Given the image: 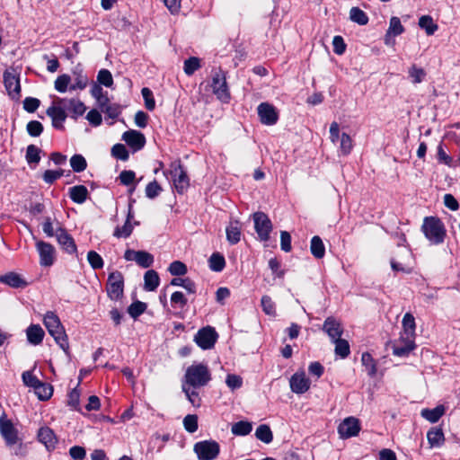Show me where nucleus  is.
Wrapping results in <instances>:
<instances>
[{
	"mask_svg": "<svg viewBox=\"0 0 460 460\" xmlns=\"http://www.w3.org/2000/svg\"><path fill=\"white\" fill-rule=\"evenodd\" d=\"M0 435L4 440L5 446L9 448L14 447L13 454L18 456H24L26 454L25 446L19 430L5 414L0 417Z\"/></svg>",
	"mask_w": 460,
	"mask_h": 460,
	"instance_id": "nucleus-1",
	"label": "nucleus"
},
{
	"mask_svg": "<svg viewBox=\"0 0 460 460\" xmlns=\"http://www.w3.org/2000/svg\"><path fill=\"white\" fill-rule=\"evenodd\" d=\"M421 228L426 238L433 244H439L444 242L446 229L438 217H426Z\"/></svg>",
	"mask_w": 460,
	"mask_h": 460,
	"instance_id": "nucleus-2",
	"label": "nucleus"
},
{
	"mask_svg": "<svg viewBox=\"0 0 460 460\" xmlns=\"http://www.w3.org/2000/svg\"><path fill=\"white\" fill-rule=\"evenodd\" d=\"M185 383L193 388L205 386L211 379L210 372L204 364L190 366L184 375Z\"/></svg>",
	"mask_w": 460,
	"mask_h": 460,
	"instance_id": "nucleus-3",
	"label": "nucleus"
},
{
	"mask_svg": "<svg viewBox=\"0 0 460 460\" xmlns=\"http://www.w3.org/2000/svg\"><path fill=\"white\" fill-rule=\"evenodd\" d=\"M193 451L199 460H214L220 453V446L216 440H203L194 445Z\"/></svg>",
	"mask_w": 460,
	"mask_h": 460,
	"instance_id": "nucleus-4",
	"label": "nucleus"
},
{
	"mask_svg": "<svg viewBox=\"0 0 460 460\" xmlns=\"http://www.w3.org/2000/svg\"><path fill=\"white\" fill-rule=\"evenodd\" d=\"M106 291L108 296L114 301H118L123 296L124 278L121 272L115 270L109 274Z\"/></svg>",
	"mask_w": 460,
	"mask_h": 460,
	"instance_id": "nucleus-5",
	"label": "nucleus"
},
{
	"mask_svg": "<svg viewBox=\"0 0 460 460\" xmlns=\"http://www.w3.org/2000/svg\"><path fill=\"white\" fill-rule=\"evenodd\" d=\"M169 174L178 193H183L189 187L190 181L180 161L171 164Z\"/></svg>",
	"mask_w": 460,
	"mask_h": 460,
	"instance_id": "nucleus-6",
	"label": "nucleus"
},
{
	"mask_svg": "<svg viewBox=\"0 0 460 460\" xmlns=\"http://www.w3.org/2000/svg\"><path fill=\"white\" fill-rule=\"evenodd\" d=\"M46 114L51 118L53 128L59 130L64 129V122L68 115L66 106L59 102V97L53 101L52 105L47 109Z\"/></svg>",
	"mask_w": 460,
	"mask_h": 460,
	"instance_id": "nucleus-7",
	"label": "nucleus"
},
{
	"mask_svg": "<svg viewBox=\"0 0 460 460\" xmlns=\"http://www.w3.org/2000/svg\"><path fill=\"white\" fill-rule=\"evenodd\" d=\"M254 228L261 241L266 242L270 239V234L272 230V223L269 217L261 211L252 215Z\"/></svg>",
	"mask_w": 460,
	"mask_h": 460,
	"instance_id": "nucleus-8",
	"label": "nucleus"
},
{
	"mask_svg": "<svg viewBox=\"0 0 460 460\" xmlns=\"http://www.w3.org/2000/svg\"><path fill=\"white\" fill-rule=\"evenodd\" d=\"M218 335L215 329L210 326H207L199 330L194 337V341L202 349H210L214 347Z\"/></svg>",
	"mask_w": 460,
	"mask_h": 460,
	"instance_id": "nucleus-9",
	"label": "nucleus"
},
{
	"mask_svg": "<svg viewBox=\"0 0 460 460\" xmlns=\"http://www.w3.org/2000/svg\"><path fill=\"white\" fill-rule=\"evenodd\" d=\"M211 87L214 94L223 102H227L230 99L226 76L221 72H216L212 78Z\"/></svg>",
	"mask_w": 460,
	"mask_h": 460,
	"instance_id": "nucleus-10",
	"label": "nucleus"
},
{
	"mask_svg": "<svg viewBox=\"0 0 460 460\" xmlns=\"http://www.w3.org/2000/svg\"><path fill=\"white\" fill-rule=\"evenodd\" d=\"M258 116L262 124L272 126L279 119V114L276 108L269 102H261L258 108Z\"/></svg>",
	"mask_w": 460,
	"mask_h": 460,
	"instance_id": "nucleus-11",
	"label": "nucleus"
},
{
	"mask_svg": "<svg viewBox=\"0 0 460 460\" xmlns=\"http://www.w3.org/2000/svg\"><path fill=\"white\" fill-rule=\"evenodd\" d=\"M36 249L40 255V264L44 267L53 265L55 261V248L44 241L36 242Z\"/></svg>",
	"mask_w": 460,
	"mask_h": 460,
	"instance_id": "nucleus-12",
	"label": "nucleus"
},
{
	"mask_svg": "<svg viewBox=\"0 0 460 460\" xmlns=\"http://www.w3.org/2000/svg\"><path fill=\"white\" fill-rule=\"evenodd\" d=\"M359 430L358 420L354 417L346 418L338 427V432L342 438L357 436Z\"/></svg>",
	"mask_w": 460,
	"mask_h": 460,
	"instance_id": "nucleus-13",
	"label": "nucleus"
},
{
	"mask_svg": "<svg viewBox=\"0 0 460 460\" xmlns=\"http://www.w3.org/2000/svg\"><path fill=\"white\" fill-rule=\"evenodd\" d=\"M310 380L306 377L304 371L295 373L289 380L291 391L297 394L307 392L310 388Z\"/></svg>",
	"mask_w": 460,
	"mask_h": 460,
	"instance_id": "nucleus-14",
	"label": "nucleus"
},
{
	"mask_svg": "<svg viewBox=\"0 0 460 460\" xmlns=\"http://www.w3.org/2000/svg\"><path fill=\"white\" fill-rule=\"evenodd\" d=\"M57 241L61 248L69 254L76 252V245L73 237L62 227L56 230Z\"/></svg>",
	"mask_w": 460,
	"mask_h": 460,
	"instance_id": "nucleus-15",
	"label": "nucleus"
},
{
	"mask_svg": "<svg viewBox=\"0 0 460 460\" xmlns=\"http://www.w3.org/2000/svg\"><path fill=\"white\" fill-rule=\"evenodd\" d=\"M59 102L66 106V111L70 112V117L74 119L82 116L86 111L84 102L78 99L59 98Z\"/></svg>",
	"mask_w": 460,
	"mask_h": 460,
	"instance_id": "nucleus-16",
	"label": "nucleus"
},
{
	"mask_svg": "<svg viewBox=\"0 0 460 460\" xmlns=\"http://www.w3.org/2000/svg\"><path fill=\"white\" fill-rule=\"evenodd\" d=\"M122 139L131 148H133L134 151H138L142 149L146 144V137L144 134L134 129L125 131L122 135Z\"/></svg>",
	"mask_w": 460,
	"mask_h": 460,
	"instance_id": "nucleus-17",
	"label": "nucleus"
},
{
	"mask_svg": "<svg viewBox=\"0 0 460 460\" xmlns=\"http://www.w3.org/2000/svg\"><path fill=\"white\" fill-rule=\"evenodd\" d=\"M323 331L327 333L332 341L340 339L343 333V328L334 317H327L323 325Z\"/></svg>",
	"mask_w": 460,
	"mask_h": 460,
	"instance_id": "nucleus-18",
	"label": "nucleus"
},
{
	"mask_svg": "<svg viewBox=\"0 0 460 460\" xmlns=\"http://www.w3.org/2000/svg\"><path fill=\"white\" fill-rule=\"evenodd\" d=\"M4 84L12 99L17 100L20 97L21 85L19 77L12 73L4 72Z\"/></svg>",
	"mask_w": 460,
	"mask_h": 460,
	"instance_id": "nucleus-19",
	"label": "nucleus"
},
{
	"mask_svg": "<svg viewBox=\"0 0 460 460\" xmlns=\"http://www.w3.org/2000/svg\"><path fill=\"white\" fill-rule=\"evenodd\" d=\"M404 31L403 26L402 25V22L398 17H392L390 19L389 22V28L386 31L385 36V43L386 45H391L394 43V40L392 38L398 36L402 34Z\"/></svg>",
	"mask_w": 460,
	"mask_h": 460,
	"instance_id": "nucleus-20",
	"label": "nucleus"
},
{
	"mask_svg": "<svg viewBox=\"0 0 460 460\" xmlns=\"http://www.w3.org/2000/svg\"><path fill=\"white\" fill-rule=\"evenodd\" d=\"M45 332L39 324H31L26 330V336L29 343L39 345L42 342Z\"/></svg>",
	"mask_w": 460,
	"mask_h": 460,
	"instance_id": "nucleus-21",
	"label": "nucleus"
},
{
	"mask_svg": "<svg viewBox=\"0 0 460 460\" xmlns=\"http://www.w3.org/2000/svg\"><path fill=\"white\" fill-rule=\"evenodd\" d=\"M49 334L54 338L57 344L63 349V351L68 355L69 354V344L68 338L66 334L65 329L61 324L59 328L52 330Z\"/></svg>",
	"mask_w": 460,
	"mask_h": 460,
	"instance_id": "nucleus-22",
	"label": "nucleus"
},
{
	"mask_svg": "<svg viewBox=\"0 0 460 460\" xmlns=\"http://www.w3.org/2000/svg\"><path fill=\"white\" fill-rule=\"evenodd\" d=\"M38 438L48 448H54L57 443V438L54 434V431L49 427H43L39 429Z\"/></svg>",
	"mask_w": 460,
	"mask_h": 460,
	"instance_id": "nucleus-23",
	"label": "nucleus"
},
{
	"mask_svg": "<svg viewBox=\"0 0 460 460\" xmlns=\"http://www.w3.org/2000/svg\"><path fill=\"white\" fill-rule=\"evenodd\" d=\"M0 282L14 288H24L27 286V282L22 279L19 274L14 272L0 276Z\"/></svg>",
	"mask_w": 460,
	"mask_h": 460,
	"instance_id": "nucleus-24",
	"label": "nucleus"
},
{
	"mask_svg": "<svg viewBox=\"0 0 460 460\" xmlns=\"http://www.w3.org/2000/svg\"><path fill=\"white\" fill-rule=\"evenodd\" d=\"M88 190L84 185H76L69 189L70 199L77 204H83L88 197Z\"/></svg>",
	"mask_w": 460,
	"mask_h": 460,
	"instance_id": "nucleus-25",
	"label": "nucleus"
},
{
	"mask_svg": "<svg viewBox=\"0 0 460 460\" xmlns=\"http://www.w3.org/2000/svg\"><path fill=\"white\" fill-rule=\"evenodd\" d=\"M160 284L158 273L154 270H147L144 275V288L146 291H155Z\"/></svg>",
	"mask_w": 460,
	"mask_h": 460,
	"instance_id": "nucleus-26",
	"label": "nucleus"
},
{
	"mask_svg": "<svg viewBox=\"0 0 460 460\" xmlns=\"http://www.w3.org/2000/svg\"><path fill=\"white\" fill-rule=\"evenodd\" d=\"M427 438L431 447H439L442 446L445 437L441 428H432L427 433Z\"/></svg>",
	"mask_w": 460,
	"mask_h": 460,
	"instance_id": "nucleus-27",
	"label": "nucleus"
},
{
	"mask_svg": "<svg viewBox=\"0 0 460 460\" xmlns=\"http://www.w3.org/2000/svg\"><path fill=\"white\" fill-rule=\"evenodd\" d=\"M445 413V407L443 405H438L433 409H422L420 415L431 423L437 422L442 415Z\"/></svg>",
	"mask_w": 460,
	"mask_h": 460,
	"instance_id": "nucleus-28",
	"label": "nucleus"
},
{
	"mask_svg": "<svg viewBox=\"0 0 460 460\" xmlns=\"http://www.w3.org/2000/svg\"><path fill=\"white\" fill-rule=\"evenodd\" d=\"M133 217V215L131 213V208H129V210H128V217H127V220L126 222L124 223V225L122 226H117L114 230V233H113V235L117 238H128L132 231H133V226L130 223V220L131 218Z\"/></svg>",
	"mask_w": 460,
	"mask_h": 460,
	"instance_id": "nucleus-29",
	"label": "nucleus"
},
{
	"mask_svg": "<svg viewBox=\"0 0 460 460\" xmlns=\"http://www.w3.org/2000/svg\"><path fill=\"white\" fill-rule=\"evenodd\" d=\"M75 75V83L70 85L69 89L71 91L74 90H84L89 82V79L86 75L84 74V71L80 67H76L74 71Z\"/></svg>",
	"mask_w": 460,
	"mask_h": 460,
	"instance_id": "nucleus-30",
	"label": "nucleus"
},
{
	"mask_svg": "<svg viewBox=\"0 0 460 460\" xmlns=\"http://www.w3.org/2000/svg\"><path fill=\"white\" fill-rule=\"evenodd\" d=\"M402 328L404 334L407 338H412L414 337L415 329H416V323L414 316L411 313H406L403 315L402 321Z\"/></svg>",
	"mask_w": 460,
	"mask_h": 460,
	"instance_id": "nucleus-31",
	"label": "nucleus"
},
{
	"mask_svg": "<svg viewBox=\"0 0 460 460\" xmlns=\"http://www.w3.org/2000/svg\"><path fill=\"white\" fill-rule=\"evenodd\" d=\"M403 345H394L393 347V353L398 357H406L415 348V344L412 338H407Z\"/></svg>",
	"mask_w": 460,
	"mask_h": 460,
	"instance_id": "nucleus-32",
	"label": "nucleus"
},
{
	"mask_svg": "<svg viewBox=\"0 0 460 460\" xmlns=\"http://www.w3.org/2000/svg\"><path fill=\"white\" fill-rule=\"evenodd\" d=\"M252 430V424L247 420H240L232 425L231 431L235 436H246Z\"/></svg>",
	"mask_w": 460,
	"mask_h": 460,
	"instance_id": "nucleus-33",
	"label": "nucleus"
},
{
	"mask_svg": "<svg viewBox=\"0 0 460 460\" xmlns=\"http://www.w3.org/2000/svg\"><path fill=\"white\" fill-rule=\"evenodd\" d=\"M34 392L40 401L49 400L53 394V387L50 384L40 382Z\"/></svg>",
	"mask_w": 460,
	"mask_h": 460,
	"instance_id": "nucleus-34",
	"label": "nucleus"
},
{
	"mask_svg": "<svg viewBox=\"0 0 460 460\" xmlns=\"http://www.w3.org/2000/svg\"><path fill=\"white\" fill-rule=\"evenodd\" d=\"M310 251L316 259H322L324 256L325 247L319 236L315 235L311 239Z\"/></svg>",
	"mask_w": 460,
	"mask_h": 460,
	"instance_id": "nucleus-35",
	"label": "nucleus"
},
{
	"mask_svg": "<svg viewBox=\"0 0 460 460\" xmlns=\"http://www.w3.org/2000/svg\"><path fill=\"white\" fill-rule=\"evenodd\" d=\"M208 265L211 270L220 272L226 266L225 257L219 252H214L208 260Z\"/></svg>",
	"mask_w": 460,
	"mask_h": 460,
	"instance_id": "nucleus-36",
	"label": "nucleus"
},
{
	"mask_svg": "<svg viewBox=\"0 0 460 460\" xmlns=\"http://www.w3.org/2000/svg\"><path fill=\"white\" fill-rule=\"evenodd\" d=\"M226 239L231 244H236L241 240V228L238 222L231 224L226 227Z\"/></svg>",
	"mask_w": 460,
	"mask_h": 460,
	"instance_id": "nucleus-37",
	"label": "nucleus"
},
{
	"mask_svg": "<svg viewBox=\"0 0 460 460\" xmlns=\"http://www.w3.org/2000/svg\"><path fill=\"white\" fill-rule=\"evenodd\" d=\"M349 19L358 25H366L368 22V16L359 7H352L349 10Z\"/></svg>",
	"mask_w": 460,
	"mask_h": 460,
	"instance_id": "nucleus-38",
	"label": "nucleus"
},
{
	"mask_svg": "<svg viewBox=\"0 0 460 460\" xmlns=\"http://www.w3.org/2000/svg\"><path fill=\"white\" fill-rule=\"evenodd\" d=\"M43 323L47 328L49 333L52 332V330L59 328V326L62 324L58 316L54 312L51 311L46 313L43 318Z\"/></svg>",
	"mask_w": 460,
	"mask_h": 460,
	"instance_id": "nucleus-39",
	"label": "nucleus"
},
{
	"mask_svg": "<svg viewBox=\"0 0 460 460\" xmlns=\"http://www.w3.org/2000/svg\"><path fill=\"white\" fill-rule=\"evenodd\" d=\"M362 365L365 367L367 375L371 377L375 376L376 374V361L368 352H364L361 356Z\"/></svg>",
	"mask_w": 460,
	"mask_h": 460,
	"instance_id": "nucleus-40",
	"label": "nucleus"
},
{
	"mask_svg": "<svg viewBox=\"0 0 460 460\" xmlns=\"http://www.w3.org/2000/svg\"><path fill=\"white\" fill-rule=\"evenodd\" d=\"M255 437L266 444H270L273 439L270 428L266 424H261L256 429Z\"/></svg>",
	"mask_w": 460,
	"mask_h": 460,
	"instance_id": "nucleus-41",
	"label": "nucleus"
},
{
	"mask_svg": "<svg viewBox=\"0 0 460 460\" xmlns=\"http://www.w3.org/2000/svg\"><path fill=\"white\" fill-rule=\"evenodd\" d=\"M419 26L425 30L428 35H433L438 30V25L434 22L432 17L429 15H422L419 19Z\"/></svg>",
	"mask_w": 460,
	"mask_h": 460,
	"instance_id": "nucleus-42",
	"label": "nucleus"
},
{
	"mask_svg": "<svg viewBox=\"0 0 460 460\" xmlns=\"http://www.w3.org/2000/svg\"><path fill=\"white\" fill-rule=\"evenodd\" d=\"M332 342L335 344L334 351L337 356H340L341 358H345L349 355V344L346 340L340 338Z\"/></svg>",
	"mask_w": 460,
	"mask_h": 460,
	"instance_id": "nucleus-43",
	"label": "nucleus"
},
{
	"mask_svg": "<svg viewBox=\"0 0 460 460\" xmlns=\"http://www.w3.org/2000/svg\"><path fill=\"white\" fill-rule=\"evenodd\" d=\"M136 263L144 268H149L154 262V256L146 251H137Z\"/></svg>",
	"mask_w": 460,
	"mask_h": 460,
	"instance_id": "nucleus-44",
	"label": "nucleus"
},
{
	"mask_svg": "<svg viewBox=\"0 0 460 460\" xmlns=\"http://www.w3.org/2000/svg\"><path fill=\"white\" fill-rule=\"evenodd\" d=\"M40 149L34 145H29L26 149L25 158L29 164H39L40 161Z\"/></svg>",
	"mask_w": 460,
	"mask_h": 460,
	"instance_id": "nucleus-45",
	"label": "nucleus"
},
{
	"mask_svg": "<svg viewBox=\"0 0 460 460\" xmlns=\"http://www.w3.org/2000/svg\"><path fill=\"white\" fill-rule=\"evenodd\" d=\"M70 165L74 172H81L86 169L87 163L82 155H74L70 158Z\"/></svg>",
	"mask_w": 460,
	"mask_h": 460,
	"instance_id": "nucleus-46",
	"label": "nucleus"
},
{
	"mask_svg": "<svg viewBox=\"0 0 460 460\" xmlns=\"http://www.w3.org/2000/svg\"><path fill=\"white\" fill-rule=\"evenodd\" d=\"M146 304L141 301L133 302L128 308V314L137 319L146 310Z\"/></svg>",
	"mask_w": 460,
	"mask_h": 460,
	"instance_id": "nucleus-47",
	"label": "nucleus"
},
{
	"mask_svg": "<svg viewBox=\"0 0 460 460\" xmlns=\"http://www.w3.org/2000/svg\"><path fill=\"white\" fill-rule=\"evenodd\" d=\"M71 82L70 75L66 74H63L57 77L54 83L55 89L58 93H66L67 91L68 85Z\"/></svg>",
	"mask_w": 460,
	"mask_h": 460,
	"instance_id": "nucleus-48",
	"label": "nucleus"
},
{
	"mask_svg": "<svg viewBox=\"0 0 460 460\" xmlns=\"http://www.w3.org/2000/svg\"><path fill=\"white\" fill-rule=\"evenodd\" d=\"M353 147L352 139L347 133H342L341 136L340 151L343 155H349Z\"/></svg>",
	"mask_w": 460,
	"mask_h": 460,
	"instance_id": "nucleus-49",
	"label": "nucleus"
},
{
	"mask_svg": "<svg viewBox=\"0 0 460 460\" xmlns=\"http://www.w3.org/2000/svg\"><path fill=\"white\" fill-rule=\"evenodd\" d=\"M200 67L199 59L196 57H190L184 61V72L188 75H191Z\"/></svg>",
	"mask_w": 460,
	"mask_h": 460,
	"instance_id": "nucleus-50",
	"label": "nucleus"
},
{
	"mask_svg": "<svg viewBox=\"0 0 460 460\" xmlns=\"http://www.w3.org/2000/svg\"><path fill=\"white\" fill-rule=\"evenodd\" d=\"M87 260L93 270H99L103 267V260L95 251H90L87 253Z\"/></svg>",
	"mask_w": 460,
	"mask_h": 460,
	"instance_id": "nucleus-51",
	"label": "nucleus"
},
{
	"mask_svg": "<svg viewBox=\"0 0 460 460\" xmlns=\"http://www.w3.org/2000/svg\"><path fill=\"white\" fill-rule=\"evenodd\" d=\"M111 155L121 161H127L129 157L128 151L122 144H116L111 148Z\"/></svg>",
	"mask_w": 460,
	"mask_h": 460,
	"instance_id": "nucleus-52",
	"label": "nucleus"
},
{
	"mask_svg": "<svg viewBox=\"0 0 460 460\" xmlns=\"http://www.w3.org/2000/svg\"><path fill=\"white\" fill-rule=\"evenodd\" d=\"M168 270L172 276H182L187 273V266L180 261H174L170 264Z\"/></svg>",
	"mask_w": 460,
	"mask_h": 460,
	"instance_id": "nucleus-53",
	"label": "nucleus"
},
{
	"mask_svg": "<svg viewBox=\"0 0 460 460\" xmlns=\"http://www.w3.org/2000/svg\"><path fill=\"white\" fill-rule=\"evenodd\" d=\"M97 81L99 84L106 87H111L113 84V78L111 73L107 69H101L97 75Z\"/></svg>",
	"mask_w": 460,
	"mask_h": 460,
	"instance_id": "nucleus-54",
	"label": "nucleus"
},
{
	"mask_svg": "<svg viewBox=\"0 0 460 460\" xmlns=\"http://www.w3.org/2000/svg\"><path fill=\"white\" fill-rule=\"evenodd\" d=\"M263 312L270 316L276 314L275 304L269 296H263L261 300Z\"/></svg>",
	"mask_w": 460,
	"mask_h": 460,
	"instance_id": "nucleus-55",
	"label": "nucleus"
},
{
	"mask_svg": "<svg viewBox=\"0 0 460 460\" xmlns=\"http://www.w3.org/2000/svg\"><path fill=\"white\" fill-rule=\"evenodd\" d=\"M26 130L31 137H39L43 132V125L38 120H31L27 123Z\"/></svg>",
	"mask_w": 460,
	"mask_h": 460,
	"instance_id": "nucleus-56",
	"label": "nucleus"
},
{
	"mask_svg": "<svg viewBox=\"0 0 460 460\" xmlns=\"http://www.w3.org/2000/svg\"><path fill=\"white\" fill-rule=\"evenodd\" d=\"M183 426L184 429L190 432L193 433L198 429V417L194 414H189L183 419Z\"/></svg>",
	"mask_w": 460,
	"mask_h": 460,
	"instance_id": "nucleus-57",
	"label": "nucleus"
},
{
	"mask_svg": "<svg viewBox=\"0 0 460 460\" xmlns=\"http://www.w3.org/2000/svg\"><path fill=\"white\" fill-rule=\"evenodd\" d=\"M162 191V187L156 181L149 182L146 187V196L148 199H155Z\"/></svg>",
	"mask_w": 460,
	"mask_h": 460,
	"instance_id": "nucleus-58",
	"label": "nucleus"
},
{
	"mask_svg": "<svg viewBox=\"0 0 460 460\" xmlns=\"http://www.w3.org/2000/svg\"><path fill=\"white\" fill-rule=\"evenodd\" d=\"M409 75L411 78L413 84H420L423 81L426 73L422 68L417 67L415 65H413L409 69Z\"/></svg>",
	"mask_w": 460,
	"mask_h": 460,
	"instance_id": "nucleus-59",
	"label": "nucleus"
},
{
	"mask_svg": "<svg viewBox=\"0 0 460 460\" xmlns=\"http://www.w3.org/2000/svg\"><path fill=\"white\" fill-rule=\"evenodd\" d=\"M141 93H142V96H143L144 101H145L146 108L148 111H153L155 108V99L153 97L152 91L149 88H147V87H144L141 90Z\"/></svg>",
	"mask_w": 460,
	"mask_h": 460,
	"instance_id": "nucleus-60",
	"label": "nucleus"
},
{
	"mask_svg": "<svg viewBox=\"0 0 460 460\" xmlns=\"http://www.w3.org/2000/svg\"><path fill=\"white\" fill-rule=\"evenodd\" d=\"M182 391L184 392L188 400L193 406H199L200 398L197 391H195L194 389L190 390V388L186 387V385H182Z\"/></svg>",
	"mask_w": 460,
	"mask_h": 460,
	"instance_id": "nucleus-61",
	"label": "nucleus"
},
{
	"mask_svg": "<svg viewBox=\"0 0 460 460\" xmlns=\"http://www.w3.org/2000/svg\"><path fill=\"white\" fill-rule=\"evenodd\" d=\"M135 178H136V173L131 170H124L119 175L120 183L125 186H129V185L133 184Z\"/></svg>",
	"mask_w": 460,
	"mask_h": 460,
	"instance_id": "nucleus-62",
	"label": "nucleus"
},
{
	"mask_svg": "<svg viewBox=\"0 0 460 460\" xmlns=\"http://www.w3.org/2000/svg\"><path fill=\"white\" fill-rule=\"evenodd\" d=\"M22 378L25 385L32 387L33 389H35V387L40 382V380H39L31 371H24L22 375Z\"/></svg>",
	"mask_w": 460,
	"mask_h": 460,
	"instance_id": "nucleus-63",
	"label": "nucleus"
},
{
	"mask_svg": "<svg viewBox=\"0 0 460 460\" xmlns=\"http://www.w3.org/2000/svg\"><path fill=\"white\" fill-rule=\"evenodd\" d=\"M226 383L231 390H235L243 385V379L240 376L229 374L226 376Z\"/></svg>",
	"mask_w": 460,
	"mask_h": 460,
	"instance_id": "nucleus-64",
	"label": "nucleus"
}]
</instances>
